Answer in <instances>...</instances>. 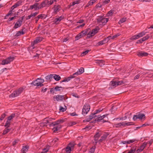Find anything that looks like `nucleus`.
Instances as JSON below:
<instances>
[{
  "instance_id": "nucleus-39",
  "label": "nucleus",
  "mask_w": 153,
  "mask_h": 153,
  "mask_svg": "<svg viewBox=\"0 0 153 153\" xmlns=\"http://www.w3.org/2000/svg\"><path fill=\"white\" fill-rule=\"evenodd\" d=\"M65 108H63V107L61 106H60V107L59 110L60 111H61L62 112H64V111H66V106L65 105Z\"/></svg>"
},
{
  "instance_id": "nucleus-53",
  "label": "nucleus",
  "mask_w": 153,
  "mask_h": 153,
  "mask_svg": "<svg viewBox=\"0 0 153 153\" xmlns=\"http://www.w3.org/2000/svg\"><path fill=\"white\" fill-rule=\"evenodd\" d=\"M104 61L103 60H100L98 62L99 65L100 66H102L104 65L103 63Z\"/></svg>"
},
{
  "instance_id": "nucleus-4",
  "label": "nucleus",
  "mask_w": 153,
  "mask_h": 153,
  "mask_svg": "<svg viewBox=\"0 0 153 153\" xmlns=\"http://www.w3.org/2000/svg\"><path fill=\"white\" fill-rule=\"evenodd\" d=\"M14 59V57L13 56H10L5 59L2 60L1 64L2 65H5L10 64Z\"/></svg>"
},
{
  "instance_id": "nucleus-29",
  "label": "nucleus",
  "mask_w": 153,
  "mask_h": 153,
  "mask_svg": "<svg viewBox=\"0 0 153 153\" xmlns=\"http://www.w3.org/2000/svg\"><path fill=\"white\" fill-rule=\"evenodd\" d=\"M53 74L48 75L45 77V79L47 80H51L53 78Z\"/></svg>"
},
{
  "instance_id": "nucleus-9",
  "label": "nucleus",
  "mask_w": 153,
  "mask_h": 153,
  "mask_svg": "<svg viewBox=\"0 0 153 153\" xmlns=\"http://www.w3.org/2000/svg\"><path fill=\"white\" fill-rule=\"evenodd\" d=\"M145 117V115L144 114H139L137 115H134L133 117V120L135 121L138 119L141 120L143 118Z\"/></svg>"
},
{
  "instance_id": "nucleus-57",
  "label": "nucleus",
  "mask_w": 153,
  "mask_h": 153,
  "mask_svg": "<svg viewBox=\"0 0 153 153\" xmlns=\"http://www.w3.org/2000/svg\"><path fill=\"white\" fill-rule=\"evenodd\" d=\"M60 7L59 5H55L54 6V10H59L60 9Z\"/></svg>"
},
{
  "instance_id": "nucleus-37",
  "label": "nucleus",
  "mask_w": 153,
  "mask_h": 153,
  "mask_svg": "<svg viewBox=\"0 0 153 153\" xmlns=\"http://www.w3.org/2000/svg\"><path fill=\"white\" fill-rule=\"evenodd\" d=\"M38 17H39V18H38V19H39V18L45 19L47 17V15L44 14H41L40 15H39Z\"/></svg>"
},
{
  "instance_id": "nucleus-61",
  "label": "nucleus",
  "mask_w": 153,
  "mask_h": 153,
  "mask_svg": "<svg viewBox=\"0 0 153 153\" xmlns=\"http://www.w3.org/2000/svg\"><path fill=\"white\" fill-rule=\"evenodd\" d=\"M39 54L36 53L35 55H34L33 56V58H34L35 59L38 58L39 56Z\"/></svg>"
},
{
  "instance_id": "nucleus-47",
  "label": "nucleus",
  "mask_w": 153,
  "mask_h": 153,
  "mask_svg": "<svg viewBox=\"0 0 153 153\" xmlns=\"http://www.w3.org/2000/svg\"><path fill=\"white\" fill-rule=\"evenodd\" d=\"M76 124V123L75 122L73 121L70 122L68 123V125L70 126H73L75 125Z\"/></svg>"
},
{
  "instance_id": "nucleus-43",
  "label": "nucleus",
  "mask_w": 153,
  "mask_h": 153,
  "mask_svg": "<svg viewBox=\"0 0 153 153\" xmlns=\"http://www.w3.org/2000/svg\"><path fill=\"white\" fill-rule=\"evenodd\" d=\"M55 90L56 91H60L62 89V87H59L58 86H56L54 88Z\"/></svg>"
},
{
  "instance_id": "nucleus-19",
  "label": "nucleus",
  "mask_w": 153,
  "mask_h": 153,
  "mask_svg": "<svg viewBox=\"0 0 153 153\" xmlns=\"http://www.w3.org/2000/svg\"><path fill=\"white\" fill-rule=\"evenodd\" d=\"M74 76L73 74L72 75L70 76L69 77L67 78H65L64 79L62 80L61 82H68L71 79L74 78Z\"/></svg>"
},
{
  "instance_id": "nucleus-27",
  "label": "nucleus",
  "mask_w": 153,
  "mask_h": 153,
  "mask_svg": "<svg viewBox=\"0 0 153 153\" xmlns=\"http://www.w3.org/2000/svg\"><path fill=\"white\" fill-rule=\"evenodd\" d=\"M53 78L56 80L59 81L61 79V77L59 75L53 74Z\"/></svg>"
},
{
  "instance_id": "nucleus-56",
  "label": "nucleus",
  "mask_w": 153,
  "mask_h": 153,
  "mask_svg": "<svg viewBox=\"0 0 153 153\" xmlns=\"http://www.w3.org/2000/svg\"><path fill=\"white\" fill-rule=\"evenodd\" d=\"M139 73V74L136 75L134 77V79H138L140 77V76L141 75L140 73Z\"/></svg>"
},
{
  "instance_id": "nucleus-41",
  "label": "nucleus",
  "mask_w": 153,
  "mask_h": 153,
  "mask_svg": "<svg viewBox=\"0 0 153 153\" xmlns=\"http://www.w3.org/2000/svg\"><path fill=\"white\" fill-rule=\"evenodd\" d=\"M10 129H8L7 128H6L4 131L3 134L4 135L7 133L8 132L10 131Z\"/></svg>"
},
{
  "instance_id": "nucleus-32",
  "label": "nucleus",
  "mask_w": 153,
  "mask_h": 153,
  "mask_svg": "<svg viewBox=\"0 0 153 153\" xmlns=\"http://www.w3.org/2000/svg\"><path fill=\"white\" fill-rule=\"evenodd\" d=\"M126 20V17H123L122 19H121L118 22V23L119 24H121L125 22Z\"/></svg>"
},
{
  "instance_id": "nucleus-30",
  "label": "nucleus",
  "mask_w": 153,
  "mask_h": 153,
  "mask_svg": "<svg viewBox=\"0 0 153 153\" xmlns=\"http://www.w3.org/2000/svg\"><path fill=\"white\" fill-rule=\"evenodd\" d=\"M47 6L44 3V1H43L41 4H40V5L39 4V7H38V9H41L42 8L46 7Z\"/></svg>"
},
{
  "instance_id": "nucleus-24",
  "label": "nucleus",
  "mask_w": 153,
  "mask_h": 153,
  "mask_svg": "<svg viewBox=\"0 0 153 153\" xmlns=\"http://www.w3.org/2000/svg\"><path fill=\"white\" fill-rule=\"evenodd\" d=\"M38 13H37L36 12L31 13V14L30 15H29L27 16V18H26V19L28 20L29 19H30L31 17H34L38 14Z\"/></svg>"
},
{
  "instance_id": "nucleus-42",
  "label": "nucleus",
  "mask_w": 153,
  "mask_h": 153,
  "mask_svg": "<svg viewBox=\"0 0 153 153\" xmlns=\"http://www.w3.org/2000/svg\"><path fill=\"white\" fill-rule=\"evenodd\" d=\"M136 140H137L135 139H133L131 140H127L128 144H129L131 143H133Z\"/></svg>"
},
{
  "instance_id": "nucleus-12",
  "label": "nucleus",
  "mask_w": 153,
  "mask_h": 153,
  "mask_svg": "<svg viewBox=\"0 0 153 153\" xmlns=\"http://www.w3.org/2000/svg\"><path fill=\"white\" fill-rule=\"evenodd\" d=\"M97 28H95L93 30L91 31H90L88 33V36L89 37L92 36L94 35L97 32Z\"/></svg>"
},
{
  "instance_id": "nucleus-46",
  "label": "nucleus",
  "mask_w": 153,
  "mask_h": 153,
  "mask_svg": "<svg viewBox=\"0 0 153 153\" xmlns=\"http://www.w3.org/2000/svg\"><path fill=\"white\" fill-rule=\"evenodd\" d=\"M88 33V31L87 30H83L81 32L83 36L86 35Z\"/></svg>"
},
{
  "instance_id": "nucleus-16",
  "label": "nucleus",
  "mask_w": 153,
  "mask_h": 153,
  "mask_svg": "<svg viewBox=\"0 0 153 153\" xmlns=\"http://www.w3.org/2000/svg\"><path fill=\"white\" fill-rule=\"evenodd\" d=\"M147 144V143H146V142L144 143L140 147L139 149L137 150V153L142 151L145 148Z\"/></svg>"
},
{
  "instance_id": "nucleus-21",
  "label": "nucleus",
  "mask_w": 153,
  "mask_h": 153,
  "mask_svg": "<svg viewBox=\"0 0 153 153\" xmlns=\"http://www.w3.org/2000/svg\"><path fill=\"white\" fill-rule=\"evenodd\" d=\"M148 53L143 51H141L138 53L137 55L139 57H143L147 56Z\"/></svg>"
},
{
  "instance_id": "nucleus-2",
  "label": "nucleus",
  "mask_w": 153,
  "mask_h": 153,
  "mask_svg": "<svg viewBox=\"0 0 153 153\" xmlns=\"http://www.w3.org/2000/svg\"><path fill=\"white\" fill-rule=\"evenodd\" d=\"M44 82V79L41 78H38L36 80L33 81L31 83V84L37 86H40L41 87L43 86V83Z\"/></svg>"
},
{
  "instance_id": "nucleus-35",
  "label": "nucleus",
  "mask_w": 153,
  "mask_h": 153,
  "mask_svg": "<svg viewBox=\"0 0 153 153\" xmlns=\"http://www.w3.org/2000/svg\"><path fill=\"white\" fill-rule=\"evenodd\" d=\"M15 114H13L8 117L7 120L10 121L11 120L15 117Z\"/></svg>"
},
{
  "instance_id": "nucleus-6",
  "label": "nucleus",
  "mask_w": 153,
  "mask_h": 153,
  "mask_svg": "<svg viewBox=\"0 0 153 153\" xmlns=\"http://www.w3.org/2000/svg\"><path fill=\"white\" fill-rule=\"evenodd\" d=\"M90 109V107L88 104H85L84 105L82 109V114L85 115L87 114Z\"/></svg>"
},
{
  "instance_id": "nucleus-52",
  "label": "nucleus",
  "mask_w": 153,
  "mask_h": 153,
  "mask_svg": "<svg viewBox=\"0 0 153 153\" xmlns=\"http://www.w3.org/2000/svg\"><path fill=\"white\" fill-rule=\"evenodd\" d=\"M6 114L4 113L2 114L1 115V117L0 118V120H3L6 116Z\"/></svg>"
},
{
  "instance_id": "nucleus-62",
  "label": "nucleus",
  "mask_w": 153,
  "mask_h": 153,
  "mask_svg": "<svg viewBox=\"0 0 153 153\" xmlns=\"http://www.w3.org/2000/svg\"><path fill=\"white\" fill-rule=\"evenodd\" d=\"M19 141L18 140H16L13 141V145L14 146Z\"/></svg>"
},
{
  "instance_id": "nucleus-63",
  "label": "nucleus",
  "mask_w": 153,
  "mask_h": 153,
  "mask_svg": "<svg viewBox=\"0 0 153 153\" xmlns=\"http://www.w3.org/2000/svg\"><path fill=\"white\" fill-rule=\"evenodd\" d=\"M113 14V12L110 10L109 11L108 13L107 14V15L108 16H111Z\"/></svg>"
},
{
  "instance_id": "nucleus-49",
  "label": "nucleus",
  "mask_w": 153,
  "mask_h": 153,
  "mask_svg": "<svg viewBox=\"0 0 153 153\" xmlns=\"http://www.w3.org/2000/svg\"><path fill=\"white\" fill-rule=\"evenodd\" d=\"M136 149L134 148H132L128 153H134Z\"/></svg>"
},
{
  "instance_id": "nucleus-44",
  "label": "nucleus",
  "mask_w": 153,
  "mask_h": 153,
  "mask_svg": "<svg viewBox=\"0 0 153 153\" xmlns=\"http://www.w3.org/2000/svg\"><path fill=\"white\" fill-rule=\"evenodd\" d=\"M95 114H96L94 113V114H90L89 116V119L90 120L92 119L93 118L96 117V115H95Z\"/></svg>"
},
{
  "instance_id": "nucleus-13",
  "label": "nucleus",
  "mask_w": 153,
  "mask_h": 153,
  "mask_svg": "<svg viewBox=\"0 0 153 153\" xmlns=\"http://www.w3.org/2000/svg\"><path fill=\"white\" fill-rule=\"evenodd\" d=\"M107 116V115H104L102 116H98V117L96 119V120L98 122H99L101 120H102V122L103 123H104L105 122H107V121H106L104 120H103V119L106 117V116Z\"/></svg>"
},
{
  "instance_id": "nucleus-25",
  "label": "nucleus",
  "mask_w": 153,
  "mask_h": 153,
  "mask_svg": "<svg viewBox=\"0 0 153 153\" xmlns=\"http://www.w3.org/2000/svg\"><path fill=\"white\" fill-rule=\"evenodd\" d=\"M39 4L38 3H35L34 4L30 6V9H38Z\"/></svg>"
},
{
  "instance_id": "nucleus-3",
  "label": "nucleus",
  "mask_w": 153,
  "mask_h": 153,
  "mask_svg": "<svg viewBox=\"0 0 153 153\" xmlns=\"http://www.w3.org/2000/svg\"><path fill=\"white\" fill-rule=\"evenodd\" d=\"M23 90V88H20L11 94L9 96L10 97L13 98L18 96L22 92Z\"/></svg>"
},
{
  "instance_id": "nucleus-31",
  "label": "nucleus",
  "mask_w": 153,
  "mask_h": 153,
  "mask_svg": "<svg viewBox=\"0 0 153 153\" xmlns=\"http://www.w3.org/2000/svg\"><path fill=\"white\" fill-rule=\"evenodd\" d=\"M80 2V1L79 0H75L72 3H71L70 6H73L75 4H78Z\"/></svg>"
},
{
  "instance_id": "nucleus-38",
  "label": "nucleus",
  "mask_w": 153,
  "mask_h": 153,
  "mask_svg": "<svg viewBox=\"0 0 153 153\" xmlns=\"http://www.w3.org/2000/svg\"><path fill=\"white\" fill-rule=\"evenodd\" d=\"M51 125L53 126H58V125H60L58 120L56 121L52 122Z\"/></svg>"
},
{
  "instance_id": "nucleus-20",
  "label": "nucleus",
  "mask_w": 153,
  "mask_h": 153,
  "mask_svg": "<svg viewBox=\"0 0 153 153\" xmlns=\"http://www.w3.org/2000/svg\"><path fill=\"white\" fill-rule=\"evenodd\" d=\"M54 127L53 128L52 130L54 132H55L60 128H61L62 126L61 125H58V126H54Z\"/></svg>"
},
{
  "instance_id": "nucleus-23",
  "label": "nucleus",
  "mask_w": 153,
  "mask_h": 153,
  "mask_svg": "<svg viewBox=\"0 0 153 153\" xmlns=\"http://www.w3.org/2000/svg\"><path fill=\"white\" fill-rule=\"evenodd\" d=\"M107 42V39L105 38L103 40L99 42L98 43V45H102L103 44H105Z\"/></svg>"
},
{
  "instance_id": "nucleus-55",
  "label": "nucleus",
  "mask_w": 153,
  "mask_h": 153,
  "mask_svg": "<svg viewBox=\"0 0 153 153\" xmlns=\"http://www.w3.org/2000/svg\"><path fill=\"white\" fill-rule=\"evenodd\" d=\"M121 126V123L114 124V126L116 127H119Z\"/></svg>"
},
{
  "instance_id": "nucleus-58",
  "label": "nucleus",
  "mask_w": 153,
  "mask_h": 153,
  "mask_svg": "<svg viewBox=\"0 0 153 153\" xmlns=\"http://www.w3.org/2000/svg\"><path fill=\"white\" fill-rule=\"evenodd\" d=\"M95 148L94 147H92L90 149L89 152L90 153H94L95 151Z\"/></svg>"
},
{
  "instance_id": "nucleus-22",
  "label": "nucleus",
  "mask_w": 153,
  "mask_h": 153,
  "mask_svg": "<svg viewBox=\"0 0 153 153\" xmlns=\"http://www.w3.org/2000/svg\"><path fill=\"white\" fill-rule=\"evenodd\" d=\"M63 19V17L62 16H60L56 18L53 22L56 24H57Z\"/></svg>"
},
{
  "instance_id": "nucleus-17",
  "label": "nucleus",
  "mask_w": 153,
  "mask_h": 153,
  "mask_svg": "<svg viewBox=\"0 0 153 153\" xmlns=\"http://www.w3.org/2000/svg\"><path fill=\"white\" fill-rule=\"evenodd\" d=\"M149 37V36L148 35H147L145 36L141 39L140 40H137V43H142L143 42L145 41L146 39H148Z\"/></svg>"
},
{
  "instance_id": "nucleus-40",
  "label": "nucleus",
  "mask_w": 153,
  "mask_h": 153,
  "mask_svg": "<svg viewBox=\"0 0 153 153\" xmlns=\"http://www.w3.org/2000/svg\"><path fill=\"white\" fill-rule=\"evenodd\" d=\"M146 32L144 31L141 32L138 34L140 38L142 37L143 36L145 35Z\"/></svg>"
},
{
  "instance_id": "nucleus-59",
  "label": "nucleus",
  "mask_w": 153,
  "mask_h": 153,
  "mask_svg": "<svg viewBox=\"0 0 153 153\" xmlns=\"http://www.w3.org/2000/svg\"><path fill=\"white\" fill-rule=\"evenodd\" d=\"M48 151V149L47 148L44 149L40 153H46Z\"/></svg>"
},
{
  "instance_id": "nucleus-10",
  "label": "nucleus",
  "mask_w": 153,
  "mask_h": 153,
  "mask_svg": "<svg viewBox=\"0 0 153 153\" xmlns=\"http://www.w3.org/2000/svg\"><path fill=\"white\" fill-rule=\"evenodd\" d=\"M64 96L63 95H57L53 97V99L54 101H61L64 99Z\"/></svg>"
},
{
  "instance_id": "nucleus-1",
  "label": "nucleus",
  "mask_w": 153,
  "mask_h": 153,
  "mask_svg": "<svg viewBox=\"0 0 153 153\" xmlns=\"http://www.w3.org/2000/svg\"><path fill=\"white\" fill-rule=\"evenodd\" d=\"M98 23L100 25H105L108 21V18L103 16H99L97 19Z\"/></svg>"
},
{
  "instance_id": "nucleus-64",
  "label": "nucleus",
  "mask_w": 153,
  "mask_h": 153,
  "mask_svg": "<svg viewBox=\"0 0 153 153\" xmlns=\"http://www.w3.org/2000/svg\"><path fill=\"white\" fill-rule=\"evenodd\" d=\"M58 139L57 138H54L52 140V143H54L58 141Z\"/></svg>"
},
{
  "instance_id": "nucleus-36",
  "label": "nucleus",
  "mask_w": 153,
  "mask_h": 153,
  "mask_svg": "<svg viewBox=\"0 0 153 153\" xmlns=\"http://www.w3.org/2000/svg\"><path fill=\"white\" fill-rule=\"evenodd\" d=\"M139 38H140V37H139V36L138 34L137 35H135L133 36H132L131 37V39H132V40H135V39H139Z\"/></svg>"
},
{
  "instance_id": "nucleus-11",
  "label": "nucleus",
  "mask_w": 153,
  "mask_h": 153,
  "mask_svg": "<svg viewBox=\"0 0 153 153\" xmlns=\"http://www.w3.org/2000/svg\"><path fill=\"white\" fill-rule=\"evenodd\" d=\"M84 68L82 67L81 68L79 69L78 71L74 73L73 75L74 76V77L76 76H77L79 75H80L84 72Z\"/></svg>"
},
{
  "instance_id": "nucleus-14",
  "label": "nucleus",
  "mask_w": 153,
  "mask_h": 153,
  "mask_svg": "<svg viewBox=\"0 0 153 153\" xmlns=\"http://www.w3.org/2000/svg\"><path fill=\"white\" fill-rule=\"evenodd\" d=\"M43 39V38L41 37H37L33 43L32 44V45H34L35 44H37L40 42L42 41Z\"/></svg>"
},
{
  "instance_id": "nucleus-51",
  "label": "nucleus",
  "mask_w": 153,
  "mask_h": 153,
  "mask_svg": "<svg viewBox=\"0 0 153 153\" xmlns=\"http://www.w3.org/2000/svg\"><path fill=\"white\" fill-rule=\"evenodd\" d=\"M19 6L17 3H15L13 6L11 7V10H13L14 8H16L17 7Z\"/></svg>"
},
{
  "instance_id": "nucleus-5",
  "label": "nucleus",
  "mask_w": 153,
  "mask_h": 153,
  "mask_svg": "<svg viewBox=\"0 0 153 153\" xmlns=\"http://www.w3.org/2000/svg\"><path fill=\"white\" fill-rule=\"evenodd\" d=\"M123 83H124L122 81H111L110 83V87L112 88L115 87H116L117 86L119 85H121Z\"/></svg>"
},
{
  "instance_id": "nucleus-26",
  "label": "nucleus",
  "mask_w": 153,
  "mask_h": 153,
  "mask_svg": "<svg viewBox=\"0 0 153 153\" xmlns=\"http://www.w3.org/2000/svg\"><path fill=\"white\" fill-rule=\"evenodd\" d=\"M28 146H23L22 150V153H26L28 151Z\"/></svg>"
},
{
  "instance_id": "nucleus-48",
  "label": "nucleus",
  "mask_w": 153,
  "mask_h": 153,
  "mask_svg": "<svg viewBox=\"0 0 153 153\" xmlns=\"http://www.w3.org/2000/svg\"><path fill=\"white\" fill-rule=\"evenodd\" d=\"M89 51V50H86L85 51L83 52L81 54V55L82 56H83L87 54Z\"/></svg>"
},
{
  "instance_id": "nucleus-34",
  "label": "nucleus",
  "mask_w": 153,
  "mask_h": 153,
  "mask_svg": "<svg viewBox=\"0 0 153 153\" xmlns=\"http://www.w3.org/2000/svg\"><path fill=\"white\" fill-rule=\"evenodd\" d=\"M10 121L7 120L5 123L4 126L7 128L9 127L10 125Z\"/></svg>"
},
{
  "instance_id": "nucleus-7",
  "label": "nucleus",
  "mask_w": 153,
  "mask_h": 153,
  "mask_svg": "<svg viewBox=\"0 0 153 153\" xmlns=\"http://www.w3.org/2000/svg\"><path fill=\"white\" fill-rule=\"evenodd\" d=\"M74 143H70L68 145L66 148V151L67 153H70L74 149Z\"/></svg>"
},
{
  "instance_id": "nucleus-8",
  "label": "nucleus",
  "mask_w": 153,
  "mask_h": 153,
  "mask_svg": "<svg viewBox=\"0 0 153 153\" xmlns=\"http://www.w3.org/2000/svg\"><path fill=\"white\" fill-rule=\"evenodd\" d=\"M101 134L100 132H96L95 135L94 136V140L95 141L93 142L94 143L96 144L97 142H99V140H98V139Z\"/></svg>"
},
{
  "instance_id": "nucleus-15",
  "label": "nucleus",
  "mask_w": 153,
  "mask_h": 153,
  "mask_svg": "<svg viewBox=\"0 0 153 153\" xmlns=\"http://www.w3.org/2000/svg\"><path fill=\"white\" fill-rule=\"evenodd\" d=\"M109 134L108 133H105L103 136L101 137V139L99 140V143H100L103 141L105 140Z\"/></svg>"
},
{
  "instance_id": "nucleus-50",
  "label": "nucleus",
  "mask_w": 153,
  "mask_h": 153,
  "mask_svg": "<svg viewBox=\"0 0 153 153\" xmlns=\"http://www.w3.org/2000/svg\"><path fill=\"white\" fill-rule=\"evenodd\" d=\"M110 2V0H104L103 1L102 4L103 5L106 4Z\"/></svg>"
},
{
  "instance_id": "nucleus-18",
  "label": "nucleus",
  "mask_w": 153,
  "mask_h": 153,
  "mask_svg": "<svg viewBox=\"0 0 153 153\" xmlns=\"http://www.w3.org/2000/svg\"><path fill=\"white\" fill-rule=\"evenodd\" d=\"M22 22L21 20L18 21L16 23L13 28L15 29H16L19 27H20L22 24Z\"/></svg>"
},
{
  "instance_id": "nucleus-28",
  "label": "nucleus",
  "mask_w": 153,
  "mask_h": 153,
  "mask_svg": "<svg viewBox=\"0 0 153 153\" xmlns=\"http://www.w3.org/2000/svg\"><path fill=\"white\" fill-rule=\"evenodd\" d=\"M131 122H127L126 121L123 122L121 123V126H123L124 127L126 125L129 126L131 125Z\"/></svg>"
},
{
  "instance_id": "nucleus-45",
  "label": "nucleus",
  "mask_w": 153,
  "mask_h": 153,
  "mask_svg": "<svg viewBox=\"0 0 153 153\" xmlns=\"http://www.w3.org/2000/svg\"><path fill=\"white\" fill-rule=\"evenodd\" d=\"M148 74V77H153V72L150 71L147 73Z\"/></svg>"
},
{
  "instance_id": "nucleus-33",
  "label": "nucleus",
  "mask_w": 153,
  "mask_h": 153,
  "mask_svg": "<svg viewBox=\"0 0 153 153\" xmlns=\"http://www.w3.org/2000/svg\"><path fill=\"white\" fill-rule=\"evenodd\" d=\"M83 36L81 32L78 34L76 37V40H78Z\"/></svg>"
},
{
  "instance_id": "nucleus-54",
  "label": "nucleus",
  "mask_w": 153,
  "mask_h": 153,
  "mask_svg": "<svg viewBox=\"0 0 153 153\" xmlns=\"http://www.w3.org/2000/svg\"><path fill=\"white\" fill-rule=\"evenodd\" d=\"M93 2L91 0H90L88 3L87 5V6L88 7L89 6L92 5L93 4Z\"/></svg>"
},
{
  "instance_id": "nucleus-60",
  "label": "nucleus",
  "mask_w": 153,
  "mask_h": 153,
  "mask_svg": "<svg viewBox=\"0 0 153 153\" xmlns=\"http://www.w3.org/2000/svg\"><path fill=\"white\" fill-rule=\"evenodd\" d=\"M43 1L47 6L49 5V1H48V0H45Z\"/></svg>"
}]
</instances>
